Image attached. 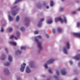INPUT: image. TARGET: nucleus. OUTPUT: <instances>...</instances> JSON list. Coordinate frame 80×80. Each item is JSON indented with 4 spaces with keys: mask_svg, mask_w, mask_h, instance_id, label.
Returning <instances> with one entry per match:
<instances>
[{
    "mask_svg": "<svg viewBox=\"0 0 80 80\" xmlns=\"http://www.w3.org/2000/svg\"><path fill=\"white\" fill-rule=\"evenodd\" d=\"M16 35L17 37L15 36L14 35H12L10 37V39H12V38H14L15 39L17 40V39H18V38H19V37H20V32H19L18 31L16 32Z\"/></svg>",
    "mask_w": 80,
    "mask_h": 80,
    "instance_id": "obj_5",
    "label": "nucleus"
},
{
    "mask_svg": "<svg viewBox=\"0 0 80 80\" xmlns=\"http://www.w3.org/2000/svg\"><path fill=\"white\" fill-rule=\"evenodd\" d=\"M55 60V59L54 58H51L47 62V63H45L44 64V67L45 68L47 69V68H48V66H47V65L48 64V63H53V61Z\"/></svg>",
    "mask_w": 80,
    "mask_h": 80,
    "instance_id": "obj_4",
    "label": "nucleus"
},
{
    "mask_svg": "<svg viewBox=\"0 0 80 80\" xmlns=\"http://www.w3.org/2000/svg\"><path fill=\"white\" fill-rule=\"evenodd\" d=\"M20 30L22 31H25V28L23 27H21L20 28Z\"/></svg>",
    "mask_w": 80,
    "mask_h": 80,
    "instance_id": "obj_26",
    "label": "nucleus"
},
{
    "mask_svg": "<svg viewBox=\"0 0 80 80\" xmlns=\"http://www.w3.org/2000/svg\"><path fill=\"white\" fill-rule=\"evenodd\" d=\"M77 25L78 27H79L80 25V22H77Z\"/></svg>",
    "mask_w": 80,
    "mask_h": 80,
    "instance_id": "obj_32",
    "label": "nucleus"
},
{
    "mask_svg": "<svg viewBox=\"0 0 80 80\" xmlns=\"http://www.w3.org/2000/svg\"><path fill=\"white\" fill-rule=\"evenodd\" d=\"M73 35H74V36H76L78 37V38H80V32H74L73 33Z\"/></svg>",
    "mask_w": 80,
    "mask_h": 80,
    "instance_id": "obj_13",
    "label": "nucleus"
},
{
    "mask_svg": "<svg viewBox=\"0 0 80 80\" xmlns=\"http://www.w3.org/2000/svg\"><path fill=\"white\" fill-rule=\"evenodd\" d=\"M78 67H80V62L78 63Z\"/></svg>",
    "mask_w": 80,
    "mask_h": 80,
    "instance_id": "obj_42",
    "label": "nucleus"
},
{
    "mask_svg": "<svg viewBox=\"0 0 80 80\" xmlns=\"http://www.w3.org/2000/svg\"><path fill=\"white\" fill-rule=\"evenodd\" d=\"M1 32H4V29L3 28V26L1 27Z\"/></svg>",
    "mask_w": 80,
    "mask_h": 80,
    "instance_id": "obj_31",
    "label": "nucleus"
},
{
    "mask_svg": "<svg viewBox=\"0 0 80 80\" xmlns=\"http://www.w3.org/2000/svg\"><path fill=\"white\" fill-rule=\"evenodd\" d=\"M4 50L5 51H6V53H8V50L7 49V48H4Z\"/></svg>",
    "mask_w": 80,
    "mask_h": 80,
    "instance_id": "obj_35",
    "label": "nucleus"
},
{
    "mask_svg": "<svg viewBox=\"0 0 80 80\" xmlns=\"http://www.w3.org/2000/svg\"><path fill=\"white\" fill-rule=\"evenodd\" d=\"M77 13V12L76 11H73L72 12V14H75Z\"/></svg>",
    "mask_w": 80,
    "mask_h": 80,
    "instance_id": "obj_37",
    "label": "nucleus"
},
{
    "mask_svg": "<svg viewBox=\"0 0 80 80\" xmlns=\"http://www.w3.org/2000/svg\"><path fill=\"white\" fill-rule=\"evenodd\" d=\"M53 5V2L52 1H51L50 2V6L52 7Z\"/></svg>",
    "mask_w": 80,
    "mask_h": 80,
    "instance_id": "obj_24",
    "label": "nucleus"
},
{
    "mask_svg": "<svg viewBox=\"0 0 80 80\" xmlns=\"http://www.w3.org/2000/svg\"><path fill=\"white\" fill-rule=\"evenodd\" d=\"M63 10V8H60V11H62V10Z\"/></svg>",
    "mask_w": 80,
    "mask_h": 80,
    "instance_id": "obj_39",
    "label": "nucleus"
},
{
    "mask_svg": "<svg viewBox=\"0 0 80 80\" xmlns=\"http://www.w3.org/2000/svg\"><path fill=\"white\" fill-rule=\"evenodd\" d=\"M78 11H80V8H78Z\"/></svg>",
    "mask_w": 80,
    "mask_h": 80,
    "instance_id": "obj_45",
    "label": "nucleus"
},
{
    "mask_svg": "<svg viewBox=\"0 0 80 80\" xmlns=\"http://www.w3.org/2000/svg\"><path fill=\"white\" fill-rule=\"evenodd\" d=\"M57 31L58 32H62V29H61L60 28H57Z\"/></svg>",
    "mask_w": 80,
    "mask_h": 80,
    "instance_id": "obj_23",
    "label": "nucleus"
},
{
    "mask_svg": "<svg viewBox=\"0 0 80 80\" xmlns=\"http://www.w3.org/2000/svg\"><path fill=\"white\" fill-rule=\"evenodd\" d=\"M26 73H30L31 72V70L28 67H27L26 69Z\"/></svg>",
    "mask_w": 80,
    "mask_h": 80,
    "instance_id": "obj_16",
    "label": "nucleus"
},
{
    "mask_svg": "<svg viewBox=\"0 0 80 80\" xmlns=\"http://www.w3.org/2000/svg\"><path fill=\"white\" fill-rule=\"evenodd\" d=\"M46 37L47 38H49V36H48V34H46Z\"/></svg>",
    "mask_w": 80,
    "mask_h": 80,
    "instance_id": "obj_40",
    "label": "nucleus"
},
{
    "mask_svg": "<svg viewBox=\"0 0 80 80\" xmlns=\"http://www.w3.org/2000/svg\"><path fill=\"white\" fill-rule=\"evenodd\" d=\"M34 34H38V31H36L34 32Z\"/></svg>",
    "mask_w": 80,
    "mask_h": 80,
    "instance_id": "obj_33",
    "label": "nucleus"
},
{
    "mask_svg": "<svg viewBox=\"0 0 80 80\" xmlns=\"http://www.w3.org/2000/svg\"><path fill=\"white\" fill-rule=\"evenodd\" d=\"M52 31L53 33H55V29H52Z\"/></svg>",
    "mask_w": 80,
    "mask_h": 80,
    "instance_id": "obj_36",
    "label": "nucleus"
},
{
    "mask_svg": "<svg viewBox=\"0 0 80 80\" xmlns=\"http://www.w3.org/2000/svg\"><path fill=\"white\" fill-rule=\"evenodd\" d=\"M25 25L26 26H28V25H29V24H30V21L28 19H25Z\"/></svg>",
    "mask_w": 80,
    "mask_h": 80,
    "instance_id": "obj_17",
    "label": "nucleus"
},
{
    "mask_svg": "<svg viewBox=\"0 0 80 80\" xmlns=\"http://www.w3.org/2000/svg\"><path fill=\"white\" fill-rule=\"evenodd\" d=\"M48 80V79H47Z\"/></svg>",
    "mask_w": 80,
    "mask_h": 80,
    "instance_id": "obj_50",
    "label": "nucleus"
},
{
    "mask_svg": "<svg viewBox=\"0 0 80 80\" xmlns=\"http://www.w3.org/2000/svg\"><path fill=\"white\" fill-rule=\"evenodd\" d=\"M47 23L48 24H50V23H52V19H50L49 20H48L47 21Z\"/></svg>",
    "mask_w": 80,
    "mask_h": 80,
    "instance_id": "obj_21",
    "label": "nucleus"
},
{
    "mask_svg": "<svg viewBox=\"0 0 80 80\" xmlns=\"http://www.w3.org/2000/svg\"><path fill=\"white\" fill-rule=\"evenodd\" d=\"M77 13V12L76 11H73L72 12V14H75Z\"/></svg>",
    "mask_w": 80,
    "mask_h": 80,
    "instance_id": "obj_38",
    "label": "nucleus"
},
{
    "mask_svg": "<svg viewBox=\"0 0 80 80\" xmlns=\"http://www.w3.org/2000/svg\"><path fill=\"white\" fill-rule=\"evenodd\" d=\"M63 18L64 21V22L65 23H67V18H66V17L64 16L63 17Z\"/></svg>",
    "mask_w": 80,
    "mask_h": 80,
    "instance_id": "obj_22",
    "label": "nucleus"
},
{
    "mask_svg": "<svg viewBox=\"0 0 80 80\" xmlns=\"http://www.w3.org/2000/svg\"><path fill=\"white\" fill-rule=\"evenodd\" d=\"M19 19L20 17H19V16H18L16 18V21H18V20H19Z\"/></svg>",
    "mask_w": 80,
    "mask_h": 80,
    "instance_id": "obj_27",
    "label": "nucleus"
},
{
    "mask_svg": "<svg viewBox=\"0 0 80 80\" xmlns=\"http://www.w3.org/2000/svg\"><path fill=\"white\" fill-rule=\"evenodd\" d=\"M8 30L9 32H12L13 30V29L11 27H9L8 28Z\"/></svg>",
    "mask_w": 80,
    "mask_h": 80,
    "instance_id": "obj_28",
    "label": "nucleus"
},
{
    "mask_svg": "<svg viewBox=\"0 0 80 80\" xmlns=\"http://www.w3.org/2000/svg\"><path fill=\"white\" fill-rule=\"evenodd\" d=\"M3 64L4 65V66L7 67L8 66H9L10 65V63L8 62H4L3 63Z\"/></svg>",
    "mask_w": 80,
    "mask_h": 80,
    "instance_id": "obj_15",
    "label": "nucleus"
},
{
    "mask_svg": "<svg viewBox=\"0 0 80 80\" xmlns=\"http://www.w3.org/2000/svg\"><path fill=\"white\" fill-rule=\"evenodd\" d=\"M8 59L9 62H12L13 59H12V57L11 55H8Z\"/></svg>",
    "mask_w": 80,
    "mask_h": 80,
    "instance_id": "obj_12",
    "label": "nucleus"
},
{
    "mask_svg": "<svg viewBox=\"0 0 80 80\" xmlns=\"http://www.w3.org/2000/svg\"><path fill=\"white\" fill-rule=\"evenodd\" d=\"M55 22H57L58 21H60L61 23H63V20L62 19L61 17H60L59 18H55Z\"/></svg>",
    "mask_w": 80,
    "mask_h": 80,
    "instance_id": "obj_7",
    "label": "nucleus"
},
{
    "mask_svg": "<svg viewBox=\"0 0 80 80\" xmlns=\"http://www.w3.org/2000/svg\"><path fill=\"white\" fill-rule=\"evenodd\" d=\"M48 71H49V72L50 73H52V70H51V69H48Z\"/></svg>",
    "mask_w": 80,
    "mask_h": 80,
    "instance_id": "obj_34",
    "label": "nucleus"
},
{
    "mask_svg": "<svg viewBox=\"0 0 80 80\" xmlns=\"http://www.w3.org/2000/svg\"><path fill=\"white\" fill-rule=\"evenodd\" d=\"M20 49L21 50H25V49H26V46H22L20 47Z\"/></svg>",
    "mask_w": 80,
    "mask_h": 80,
    "instance_id": "obj_25",
    "label": "nucleus"
},
{
    "mask_svg": "<svg viewBox=\"0 0 80 80\" xmlns=\"http://www.w3.org/2000/svg\"><path fill=\"white\" fill-rule=\"evenodd\" d=\"M15 7H16V6H15V7H14L13 8H11V12L10 11L8 12V19L9 21H10V22H11V21H12L13 19V18H12L11 16L9 15V14H10V13H11L12 14V15L14 16V15H15L16 14V12H18V9H16L15 10H14V8H15Z\"/></svg>",
    "mask_w": 80,
    "mask_h": 80,
    "instance_id": "obj_1",
    "label": "nucleus"
},
{
    "mask_svg": "<svg viewBox=\"0 0 80 80\" xmlns=\"http://www.w3.org/2000/svg\"><path fill=\"white\" fill-rule=\"evenodd\" d=\"M61 1L62 2H63V1H64V0H61Z\"/></svg>",
    "mask_w": 80,
    "mask_h": 80,
    "instance_id": "obj_48",
    "label": "nucleus"
},
{
    "mask_svg": "<svg viewBox=\"0 0 80 80\" xmlns=\"http://www.w3.org/2000/svg\"><path fill=\"white\" fill-rule=\"evenodd\" d=\"M46 8H47V9H48V8H49V6H47L46 7Z\"/></svg>",
    "mask_w": 80,
    "mask_h": 80,
    "instance_id": "obj_44",
    "label": "nucleus"
},
{
    "mask_svg": "<svg viewBox=\"0 0 80 80\" xmlns=\"http://www.w3.org/2000/svg\"><path fill=\"white\" fill-rule=\"evenodd\" d=\"M34 79L35 80H37V78H35Z\"/></svg>",
    "mask_w": 80,
    "mask_h": 80,
    "instance_id": "obj_49",
    "label": "nucleus"
},
{
    "mask_svg": "<svg viewBox=\"0 0 80 80\" xmlns=\"http://www.w3.org/2000/svg\"><path fill=\"white\" fill-rule=\"evenodd\" d=\"M0 58L2 60H5V54H2L0 57Z\"/></svg>",
    "mask_w": 80,
    "mask_h": 80,
    "instance_id": "obj_19",
    "label": "nucleus"
},
{
    "mask_svg": "<svg viewBox=\"0 0 80 80\" xmlns=\"http://www.w3.org/2000/svg\"><path fill=\"white\" fill-rule=\"evenodd\" d=\"M70 45L69 42H67L65 46L63 48V51L65 54H67L68 53V52H67V49L70 48Z\"/></svg>",
    "mask_w": 80,
    "mask_h": 80,
    "instance_id": "obj_3",
    "label": "nucleus"
},
{
    "mask_svg": "<svg viewBox=\"0 0 80 80\" xmlns=\"http://www.w3.org/2000/svg\"><path fill=\"white\" fill-rule=\"evenodd\" d=\"M69 63L71 65H72V64L73 63V62H72V61H70L69 62Z\"/></svg>",
    "mask_w": 80,
    "mask_h": 80,
    "instance_id": "obj_41",
    "label": "nucleus"
},
{
    "mask_svg": "<svg viewBox=\"0 0 80 80\" xmlns=\"http://www.w3.org/2000/svg\"><path fill=\"white\" fill-rule=\"evenodd\" d=\"M56 74L57 76H54V77L55 79L56 80H58V76L59 75H60V73L59 72V71L58 70L56 71Z\"/></svg>",
    "mask_w": 80,
    "mask_h": 80,
    "instance_id": "obj_11",
    "label": "nucleus"
},
{
    "mask_svg": "<svg viewBox=\"0 0 80 80\" xmlns=\"http://www.w3.org/2000/svg\"><path fill=\"white\" fill-rule=\"evenodd\" d=\"M42 77H45V75H42Z\"/></svg>",
    "mask_w": 80,
    "mask_h": 80,
    "instance_id": "obj_46",
    "label": "nucleus"
},
{
    "mask_svg": "<svg viewBox=\"0 0 80 80\" xmlns=\"http://www.w3.org/2000/svg\"><path fill=\"white\" fill-rule=\"evenodd\" d=\"M17 80H21V79H20V78H19L17 79Z\"/></svg>",
    "mask_w": 80,
    "mask_h": 80,
    "instance_id": "obj_47",
    "label": "nucleus"
},
{
    "mask_svg": "<svg viewBox=\"0 0 80 80\" xmlns=\"http://www.w3.org/2000/svg\"><path fill=\"white\" fill-rule=\"evenodd\" d=\"M4 72H5L7 75H9V74H10V72H9L8 69L7 68H5L4 70Z\"/></svg>",
    "mask_w": 80,
    "mask_h": 80,
    "instance_id": "obj_14",
    "label": "nucleus"
},
{
    "mask_svg": "<svg viewBox=\"0 0 80 80\" xmlns=\"http://www.w3.org/2000/svg\"><path fill=\"white\" fill-rule=\"evenodd\" d=\"M21 0H16V1H15V2H14L13 4H16V3H17V2H19V1H21Z\"/></svg>",
    "mask_w": 80,
    "mask_h": 80,
    "instance_id": "obj_30",
    "label": "nucleus"
},
{
    "mask_svg": "<svg viewBox=\"0 0 80 80\" xmlns=\"http://www.w3.org/2000/svg\"><path fill=\"white\" fill-rule=\"evenodd\" d=\"M21 53V51H20L19 50H18L16 52L15 54H17V53H19V54H20Z\"/></svg>",
    "mask_w": 80,
    "mask_h": 80,
    "instance_id": "obj_29",
    "label": "nucleus"
},
{
    "mask_svg": "<svg viewBox=\"0 0 80 80\" xmlns=\"http://www.w3.org/2000/svg\"><path fill=\"white\" fill-rule=\"evenodd\" d=\"M73 80H78V78H75Z\"/></svg>",
    "mask_w": 80,
    "mask_h": 80,
    "instance_id": "obj_43",
    "label": "nucleus"
},
{
    "mask_svg": "<svg viewBox=\"0 0 80 80\" xmlns=\"http://www.w3.org/2000/svg\"><path fill=\"white\" fill-rule=\"evenodd\" d=\"M29 66L30 67H31V68H33V67H34V64L33 63H32V61L30 62H29Z\"/></svg>",
    "mask_w": 80,
    "mask_h": 80,
    "instance_id": "obj_18",
    "label": "nucleus"
},
{
    "mask_svg": "<svg viewBox=\"0 0 80 80\" xmlns=\"http://www.w3.org/2000/svg\"><path fill=\"white\" fill-rule=\"evenodd\" d=\"M10 44H11V45H13V46H16V45H17V43L15 42H10Z\"/></svg>",
    "mask_w": 80,
    "mask_h": 80,
    "instance_id": "obj_20",
    "label": "nucleus"
},
{
    "mask_svg": "<svg viewBox=\"0 0 80 80\" xmlns=\"http://www.w3.org/2000/svg\"><path fill=\"white\" fill-rule=\"evenodd\" d=\"M61 74L62 75H65L67 74V72H66V69L64 68L62 69L61 70Z\"/></svg>",
    "mask_w": 80,
    "mask_h": 80,
    "instance_id": "obj_8",
    "label": "nucleus"
},
{
    "mask_svg": "<svg viewBox=\"0 0 80 80\" xmlns=\"http://www.w3.org/2000/svg\"><path fill=\"white\" fill-rule=\"evenodd\" d=\"M44 20V18H42L41 19L40 22H39L38 24V27H40L42 26V22H43Z\"/></svg>",
    "mask_w": 80,
    "mask_h": 80,
    "instance_id": "obj_9",
    "label": "nucleus"
},
{
    "mask_svg": "<svg viewBox=\"0 0 80 80\" xmlns=\"http://www.w3.org/2000/svg\"><path fill=\"white\" fill-rule=\"evenodd\" d=\"M38 38V39H41L42 38V37L41 36L38 35L37 36V37H34L35 41L36 42H37L38 44V49L40 50H42V42L38 41V40L37 38Z\"/></svg>",
    "mask_w": 80,
    "mask_h": 80,
    "instance_id": "obj_2",
    "label": "nucleus"
},
{
    "mask_svg": "<svg viewBox=\"0 0 80 80\" xmlns=\"http://www.w3.org/2000/svg\"><path fill=\"white\" fill-rule=\"evenodd\" d=\"M25 65H26V63L24 62L23 63V64L21 65L20 68V71L21 72H23L24 71V69H25Z\"/></svg>",
    "mask_w": 80,
    "mask_h": 80,
    "instance_id": "obj_6",
    "label": "nucleus"
},
{
    "mask_svg": "<svg viewBox=\"0 0 80 80\" xmlns=\"http://www.w3.org/2000/svg\"><path fill=\"white\" fill-rule=\"evenodd\" d=\"M73 59L79 60L80 58V54H78L74 56L73 57Z\"/></svg>",
    "mask_w": 80,
    "mask_h": 80,
    "instance_id": "obj_10",
    "label": "nucleus"
}]
</instances>
